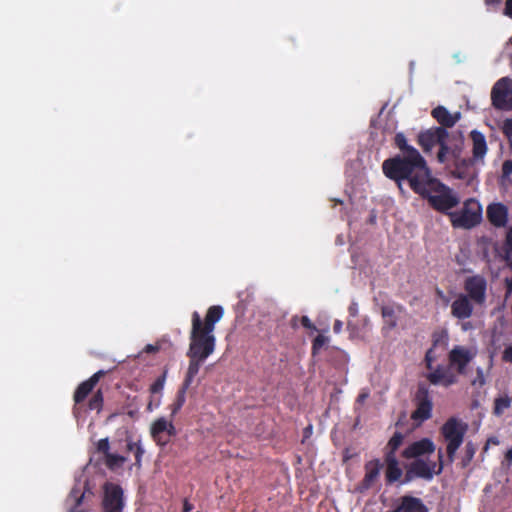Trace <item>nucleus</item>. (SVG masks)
I'll use <instances>...</instances> for the list:
<instances>
[{"instance_id": "nucleus-1", "label": "nucleus", "mask_w": 512, "mask_h": 512, "mask_svg": "<svg viewBox=\"0 0 512 512\" xmlns=\"http://www.w3.org/2000/svg\"><path fill=\"white\" fill-rule=\"evenodd\" d=\"M382 170L387 178L396 181L399 186H401V181L407 180L414 193L431 175L426 160L420 153L388 158L384 160Z\"/></svg>"}, {"instance_id": "nucleus-2", "label": "nucleus", "mask_w": 512, "mask_h": 512, "mask_svg": "<svg viewBox=\"0 0 512 512\" xmlns=\"http://www.w3.org/2000/svg\"><path fill=\"white\" fill-rule=\"evenodd\" d=\"M222 306L208 308L204 320L197 311L192 313V328L188 354H196L208 358L215 350V324L223 317Z\"/></svg>"}, {"instance_id": "nucleus-3", "label": "nucleus", "mask_w": 512, "mask_h": 512, "mask_svg": "<svg viewBox=\"0 0 512 512\" xmlns=\"http://www.w3.org/2000/svg\"><path fill=\"white\" fill-rule=\"evenodd\" d=\"M416 194L426 199L432 209L448 216L460 203L458 194L432 175L425 180Z\"/></svg>"}, {"instance_id": "nucleus-4", "label": "nucleus", "mask_w": 512, "mask_h": 512, "mask_svg": "<svg viewBox=\"0 0 512 512\" xmlns=\"http://www.w3.org/2000/svg\"><path fill=\"white\" fill-rule=\"evenodd\" d=\"M443 452L438 451V463L429 459H413L405 465V474L401 484H407L414 479L420 478L431 481L434 475H438L443 470Z\"/></svg>"}, {"instance_id": "nucleus-5", "label": "nucleus", "mask_w": 512, "mask_h": 512, "mask_svg": "<svg viewBox=\"0 0 512 512\" xmlns=\"http://www.w3.org/2000/svg\"><path fill=\"white\" fill-rule=\"evenodd\" d=\"M452 227L472 229L482 221V206L475 198L466 199L459 211L449 214Z\"/></svg>"}, {"instance_id": "nucleus-6", "label": "nucleus", "mask_w": 512, "mask_h": 512, "mask_svg": "<svg viewBox=\"0 0 512 512\" xmlns=\"http://www.w3.org/2000/svg\"><path fill=\"white\" fill-rule=\"evenodd\" d=\"M467 431V424L455 417L449 418L441 427L440 432L447 442L446 452L449 461L452 463L455 454L464 441Z\"/></svg>"}, {"instance_id": "nucleus-7", "label": "nucleus", "mask_w": 512, "mask_h": 512, "mask_svg": "<svg viewBox=\"0 0 512 512\" xmlns=\"http://www.w3.org/2000/svg\"><path fill=\"white\" fill-rule=\"evenodd\" d=\"M102 512H123L124 495L120 485L107 482L103 486Z\"/></svg>"}, {"instance_id": "nucleus-8", "label": "nucleus", "mask_w": 512, "mask_h": 512, "mask_svg": "<svg viewBox=\"0 0 512 512\" xmlns=\"http://www.w3.org/2000/svg\"><path fill=\"white\" fill-rule=\"evenodd\" d=\"M416 409L412 412L411 418L414 421L424 422L432 415L433 403L430 397L429 387L419 383L415 394Z\"/></svg>"}, {"instance_id": "nucleus-9", "label": "nucleus", "mask_w": 512, "mask_h": 512, "mask_svg": "<svg viewBox=\"0 0 512 512\" xmlns=\"http://www.w3.org/2000/svg\"><path fill=\"white\" fill-rule=\"evenodd\" d=\"M463 288L465 293L474 304L482 306L487 298V280L483 275L469 276L464 280Z\"/></svg>"}, {"instance_id": "nucleus-10", "label": "nucleus", "mask_w": 512, "mask_h": 512, "mask_svg": "<svg viewBox=\"0 0 512 512\" xmlns=\"http://www.w3.org/2000/svg\"><path fill=\"white\" fill-rule=\"evenodd\" d=\"M448 136L449 133L446 129L435 126L421 131L418 134L417 143L424 153H429L435 145H438L443 140H447Z\"/></svg>"}, {"instance_id": "nucleus-11", "label": "nucleus", "mask_w": 512, "mask_h": 512, "mask_svg": "<svg viewBox=\"0 0 512 512\" xmlns=\"http://www.w3.org/2000/svg\"><path fill=\"white\" fill-rule=\"evenodd\" d=\"M436 446L429 438H422L409 444L402 452L405 459H424L423 456L434 453Z\"/></svg>"}, {"instance_id": "nucleus-12", "label": "nucleus", "mask_w": 512, "mask_h": 512, "mask_svg": "<svg viewBox=\"0 0 512 512\" xmlns=\"http://www.w3.org/2000/svg\"><path fill=\"white\" fill-rule=\"evenodd\" d=\"M96 450L104 455V464L110 471H116L123 467L127 457L110 452V443L108 438L100 439L97 442Z\"/></svg>"}, {"instance_id": "nucleus-13", "label": "nucleus", "mask_w": 512, "mask_h": 512, "mask_svg": "<svg viewBox=\"0 0 512 512\" xmlns=\"http://www.w3.org/2000/svg\"><path fill=\"white\" fill-rule=\"evenodd\" d=\"M512 93V79L503 77L493 86L491 100L494 107L504 109L507 106V98Z\"/></svg>"}, {"instance_id": "nucleus-14", "label": "nucleus", "mask_w": 512, "mask_h": 512, "mask_svg": "<svg viewBox=\"0 0 512 512\" xmlns=\"http://www.w3.org/2000/svg\"><path fill=\"white\" fill-rule=\"evenodd\" d=\"M476 350L464 346H455L449 352V362L455 366L459 374H464L467 365L475 358Z\"/></svg>"}, {"instance_id": "nucleus-15", "label": "nucleus", "mask_w": 512, "mask_h": 512, "mask_svg": "<svg viewBox=\"0 0 512 512\" xmlns=\"http://www.w3.org/2000/svg\"><path fill=\"white\" fill-rule=\"evenodd\" d=\"M387 512H429L421 498L404 495L401 496L393 505V508Z\"/></svg>"}, {"instance_id": "nucleus-16", "label": "nucleus", "mask_w": 512, "mask_h": 512, "mask_svg": "<svg viewBox=\"0 0 512 512\" xmlns=\"http://www.w3.org/2000/svg\"><path fill=\"white\" fill-rule=\"evenodd\" d=\"M473 304L467 295L460 293L451 304V315L459 320L468 319L473 314Z\"/></svg>"}, {"instance_id": "nucleus-17", "label": "nucleus", "mask_w": 512, "mask_h": 512, "mask_svg": "<svg viewBox=\"0 0 512 512\" xmlns=\"http://www.w3.org/2000/svg\"><path fill=\"white\" fill-rule=\"evenodd\" d=\"M105 375V371L99 370L94 373L89 379L83 381L76 388L73 399L75 404L82 403L87 396L93 391L100 379Z\"/></svg>"}, {"instance_id": "nucleus-18", "label": "nucleus", "mask_w": 512, "mask_h": 512, "mask_svg": "<svg viewBox=\"0 0 512 512\" xmlns=\"http://www.w3.org/2000/svg\"><path fill=\"white\" fill-rule=\"evenodd\" d=\"M401 304L393 303L381 306V316L383 318L382 331H391L397 327L398 315L403 312Z\"/></svg>"}, {"instance_id": "nucleus-19", "label": "nucleus", "mask_w": 512, "mask_h": 512, "mask_svg": "<svg viewBox=\"0 0 512 512\" xmlns=\"http://www.w3.org/2000/svg\"><path fill=\"white\" fill-rule=\"evenodd\" d=\"M487 218L495 227H504L508 221V209L502 203H493L487 207Z\"/></svg>"}, {"instance_id": "nucleus-20", "label": "nucleus", "mask_w": 512, "mask_h": 512, "mask_svg": "<svg viewBox=\"0 0 512 512\" xmlns=\"http://www.w3.org/2000/svg\"><path fill=\"white\" fill-rule=\"evenodd\" d=\"M431 115L441 125L440 127L446 130L447 128H452L461 118L460 112L451 114L444 106L434 108Z\"/></svg>"}, {"instance_id": "nucleus-21", "label": "nucleus", "mask_w": 512, "mask_h": 512, "mask_svg": "<svg viewBox=\"0 0 512 512\" xmlns=\"http://www.w3.org/2000/svg\"><path fill=\"white\" fill-rule=\"evenodd\" d=\"M365 475L361 481V488L364 490L370 489L380 475L382 464L379 459H373L368 461L365 466Z\"/></svg>"}, {"instance_id": "nucleus-22", "label": "nucleus", "mask_w": 512, "mask_h": 512, "mask_svg": "<svg viewBox=\"0 0 512 512\" xmlns=\"http://www.w3.org/2000/svg\"><path fill=\"white\" fill-rule=\"evenodd\" d=\"M386 465L385 469V480L387 484H393L398 481H402L403 471L399 465L397 456H384Z\"/></svg>"}, {"instance_id": "nucleus-23", "label": "nucleus", "mask_w": 512, "mask_h": 512, "mask_svg": "<svg viewBox=\"0 0 512 512\" xmlns=\"http://www.w3.org/2000/svg\"><path fill=\"white\" fill-rule=\"evenodd\" d=\"M427 379L433 385L442 384L446 387L456 382V376L440 366L429 373Z\"/></svg>"}, {"instance_id": "nucleus-24", "label": "nucleus", "mask_w": 512, "mask_h": 512, "mask_svg": "<svg viewBox=\"0 0 512 512\" xmlns=\"http://www.w3.org/2000/svg\"><path fill=\"white\" fill-rule=\"evenodd\" d=\"M187 356L189 357V365L182 385H184L185 387H190L194 377L198 374L201 365L207 358L200 355L188 353Z\"/></svg>"}, {"instance_id": "nucleus-25", "label": "nucleus", "mask_w": 512, "mask_h": 512, "mask_svg": "<svg viewBox=\"0 0 512 512\" xmlns=\"http://www.w3.org/2000/svg\"><path fill=\"white\" fill-rule=\"evenodd\" d=\"M470 137L472 139L473 147L472 154L475 160H482L487 152V143L485 136L477 131L473 130L470 133Z\"/></svg>"}, {"instance_id": "nucleus-26", "label": "nucleus", "mask_w": 512, "mask_h": 512, "mask_svg": "<svg viewBox=\"0 0 512 512\" xmlns=\"http://www.w3.org/2000/svg\"><path fill=\"white\" fill-rule=\"evenodd\" d=\"M83 498L84 492L80 489L73 488L66 499V504L69 506L68 512H87L83 509H79Z\"/></svg>"}, {"instance_id": "nucleus-27", "label": "nucleus", "mask_w": 512, "mask_h": 512, "mask_svg": "<svg viewBox=\"0 0 512 512\" xmlns=\"http://www.w3.org/2000/svg\"><path fill=\"white\" fill-rule=\"evenodd\" d=\"M439 151L437 154V160L439 163H445L448 160V157H452L454 159L458 158L460 155V151L457 148H452L447 144V140L441 141L439 144Z\"/></svg>"}, {"instance_id": "nucleus-28", "label": "nucleus", "mask_w": 512, "mask_h": 512, "mask_svg": "<svg viewBox=\"0 0 512 512\" xmlns=\"http://www.w3.org/2000/svg\"><path fill=\"white\" fill-rule=\"evenodd\" d=\"M126 450L134 453L135 462L133 466H135L137 469H140L142 466V457L145 452L140 441L136 442L132 439H127Z\"/></svg>"}, {"instance_id": "nucleus-29", "label": "nucleus", "mask_w": 512, "mask_h": 512, "mask_svg": "<svg viewBox=\"0 0 512 512\" xmlns=\"http://www.w3.org/2000/svg\"><path fill=\"white\" fill-rule=\"evenodd\" d=\"M404 440V435L396 431L393 436L389 439L386 447H385V453L384 456L390 457V456H396V452L399 449V447L402 445Z\"/></svg>"}, {"instance_id": "nucleus-30", "label": "nucleus", "mask_w": 512, "mask_h": 512, "mask_svg": "<svg viewBox=\"0 0 512 512\" xmlns=\"http://www.w3.org/2000/svg\"><path fill=\"white\" fill-rule=\"evenodd\" d=\"M189 387H185L184 385H181V387L178 389L176 398L173 401L172 404L169 405V409L171 411V417H174L180 409L183 407L186 401V392Z\"/></svg>"}, {"instance_id": "nucleus-31", "label": "nucleus", "mask_w": 512, "mask_h": 512, "mask_svg": "<svg viewBox=\"0 0 512 512\" xmlns=\"http://www.w3.org/2000/svg\"><path fill=\"white\" fill-rule=\"evenodd\" d=\"M394 144L401 150L403 154L420 153L415 147L407 143V139L403 133H397L394 137Z\"/></svg>"}, {"instance_id": "nucleus-32", "label": "nucleus", "mask_w": 512, "mask_h": 512, "mask_svg": "<svg viewBox=\"0 0 512 512\" xmlns=\"http://www.w3.org/2000/svg\"><path fill=\"white\" fill-rule=\"evenodd\" d=\"M168 429V421L161 417L155 420L151 426V436L153 439L160 443V435Z\"/></svg>"}, {"instance_id": "nucleus-33", "label": "nucleus", "mask_w": 512, "mask_h": 512, "mask_svg": "<svg viewBox=\"0 0 512 512\" xmlns=\"http://www.w3.org/2000/svg\"><path fill=\"white\" fill-rule=\"evenodd\" d=\"M512 399L508 396L498 397L494 400L493 413L496 416H501L506 409L511 405Z\"/></svg>"}, {"instance_id": "nucleus-34", "label": "nucleus", "mask_w": 512, "mask_h": 512, "mask_svg": "<svg viewBox=\"0 0 512 512\" xmlns=\"http://www.w3.org/2000/svg\"><path fill=\"white\" fill-rule=\"evenodd\" d=\"M104 397L101 389H98L88 401V408L100 412L103 408Z\"/></svg>"}, {"instance_id": "nucleus-35", "label": "nucleus", "mask_w": 512, "mask_h": 512, "mask_svg": "<svg viewBox=\"0 0 512 512\" xmlns=\"http://www.w3.org/2000/svg\"><path fill=\"white\" fill-rule=\"evenodd\" d=\"M166 381V372H164L162 375H160L150 386V392L152 394L160 393L165 385Z\"/></svg>"}, {"instance_id": "nucleus-36", "label": "nucleus", "mask_w": 512, "mask_h": 512, "mask_svg": "<svg viewBox=\"0 0 512 512\" xmlns=\"http://www.w3.org/2000/svg\"><path fill=\"white\" fill-rule=\"evenodd\" d=\"M328 342V338L319 334L312 342V353L315 355Z\"/></svg>"}, {"instance_id": "nucleus-37", "label": "nucleus", "mask_w": 512, "mask_h": 512, "mask_svg": "<svg viewBox=\"0 0 512 512\" xmlns=\"http://www.w3.org/2000/svg\"><path fill=\"white\" fill-rule=\"evenodd\" d=\"M503 251L504 254L507 252H512V226L508 229L506 233Z\"/></svg>"}, {"instance_id": "nucleus-38", "label": "nucleus", "mask_w": 512, "mask_h": 512, "mask_svg": "<svg viewBox=\"0 0 512 512\" xmlns=\"http://www.w3.org/2000/svg\"><path fill=\"white\" fill-rule=\"evenodd\" d=\"M503 133L512 139V119H506L503 124Z\"/></svg>"}, {"instance_id": "nucleus-39", "label": "nucleus", "mask_w": 512, "mask_h": 512, "mask_svg": "<svg viewBox=\"0 0 512 512\" xmlns=\"http://www.w3.org/2000/svg\"><path fill=\"white\" fill-rule=\"evenodd\" d=\"M502 174L504 177H508L512 174V160H506L502 164Z\"/></svg>"}, {"instance_id": "nucleus-40", "label": "nucleus", "mask_w": 512, "mask_h": 512, "mask_svg": "<svg viewBox=\"0 0 512 512\" xmlns=\"http://www.w3.org/2000/svg\"><path fill=\"white\" fill-rule=\"evenodd\" d=\"M434 361V351L432 348H430L426 354H425V362H426V367L428 369H431L432 368V362Z\"/></svg>"}, {"instance_id": "nucleus-41", "label": "nucleus", "mask_w": 512, "mask_h": 512, "mask_svg": "<svg viewBox=\"0 0 512 512\" xmlns=\"http://www.w3.org/2000/svg\"><path fill=\"white\" fill-rule=\"evenodd\" d=\"M502 360L504 362L512 363V345L505 348L502 354Z\"/></svg>"}, {"instance_id": "nucleus-42", "label": "nucleus", "mask_w": 512, "mask_h": 512, "mask_svg": "<svg viewBox=\"0 0 512 512\" xmlns=\"http://www.w3.org/2000/svg\"><path fill=\"white\" fill-rule=\"evenodd\" d=\"M300 321H301V324L303 327H305L307 329L316 330L315 325L311 322V320L307 316H302Z\"/></svg>"}, {"instance_id": "nucleus-43", "label": "nucleus", "mask_w": 512, "mask_h": 512, "mask_svg": "<svg viewBox=\"0 0 512 512\" xmlns=\"http://www.w3.org/2000/svg\"><path fill=\"white\" fill-rule=\"evenodd\" d=\"M504 15L512 19V0H506L505 8L503 11Z\"/></svg>"}, {"instance_id": "nucleus-44", "label": "nucleus", "mask_w": 512, "mask_h": 512, "mask_svg": "<svg viewBox=\"0 0 512 512\" xmlns=\"http://www.w3.org/2000/svg\"><path fill=\"white\" fill-rule=\"evenodd\" d=\"M474 453H475V449L473 448V446L470 443H468L466 445V454H467L468 460L472 459V457L474 456Z\"/></svg>"}, {"instance_id": "nucleus-45", "label": "nucleus", "mask_w": 512, "mask_h": 512, "mask_svg": "<svg viewBox=\"0 0 512 512\" xmlns=\"http://www.w3.org/2000/svg\"><path fill=\"white\" fill-rule=\"evenodd\" d=\"M504 260L507 264V266L511 269L512 271V252H507L504 254Z\"/></svg>"}, {"instance_id": "nucleus-46", "label": "nucleus", "mask_w": 512, "mask_h": 512, "mask_svg": "<svg viewBox=\"0 0 512 512\" xmlns=\"http://www.w3.org/2000/svg\"><path fill=\"white\" fill-rule=\"evenodd\" d=\"M343 323L340 320H336L333 325V331L335 333H340L342 330Z\"/></svg>"}, {"instance_id": "nucleus-47", "label": "nucleus", "mask_w": 512, "mask_h": 512, "mask_svg": "<svg viewBox=\"0 0 512 512\" xmlns=\"http://www.w3.org/2000/svg\"><path fill=\"white\" fill-rule=\"evenodd\" d=\"M165 432H167L169 436H174L176 434V429L172 421L168 422V429Z\"/></svg>"}, {"instance_id": "nucleus-48", "label": "nucleus", "mask_w": 512, "mask_h": 512, "mask_svg": "<svg viewBox=\"0 0 512 512\" xmlns=\"http://www.w3.org/2000/svg\"><path fill=\"white\" fill-rule=\"evenodd\" d=\"M192 509L193 505L189 503L187 500H185L183 504V512H190Z\"/></svg>"}, {"instance_id": "nucleus-49", "label": "nucleus", "mask_w": 512, "mask_h": 512, "mask_svg": "<svg viewBox=\"0 0 512 512\" xmlns=\"http://www.w3.org/2000/svg\"><path fill=\"white\" fill-rule=\"evenodd\" d=\"M158 350V347L156 346H153L151 344L147 345L145 347V351L148 352V353H151V352H156Z\"/></svg>"}, {"instance_id": "nucleus-50", "label": "nucleus", "mask_w": 512, "mask_h": 512, "mask_svg": "<svg viewBox=\"0 0 512 512\" xmlns=\"http://www.w3.org/2000/svg\"><path fill=\"white\" fill-rule=\"evenodd\" d=\"M502 0H485V4L490 6V5H498L501 3Z\"/></svg>"}, {"instance_id": "nucleus-51", "label": "nucleus", "mask_w": 512, "mask_h": 512, "mask_svg": "<svg viewBox=\"0 0 512 512\" xmlns=\"http://www.w3.org/2000/svg\"><path fill=\"white\" fill-rule=\"evenodd\" d=\"M505 458L509 463H512V448L507 451Z\"/></svg>"}, {"instance_id": "nucleus-52", "label": "nucleus", "mask_w": 512, "mask_h": 512, "mask_svg": "<svg viewBox=\"0 0 512 512\" xmlns=\"http://www.w3.org/2000/svg\"><path fill=\"white\" fill-rule=\"evenodd\" d=\"M477 374H478V378H479L480 384H483L484 383V377H483L482 369L479 368L477 370Z\"/></svg>"}, {"instance_id": "nucleus-53", "label": "nucleus", "mask_w": 512, "mask_h": 512, "mask_svg": "<svg viewBox=\"0 0 512 512\" xmlns=\"http://www.w3.org/2000/svg\"><path fill=\"white\" fill-rule=\"evenodd\" d=\"M366 396H367L366 394H360V395L358 396V401H359V402L364 401V399L366 398Z\"/></svg>"}, {"instance_id": "nucleus-54", "label": "nucleus", "mask_w": 512, "mask_h": 512, "mask_svg": "<svg viewBox=\"0 0 512 512\" xmlns=\"http://www.w3.org/2000/svg\"><path fill=\"white\" fill-rule=\"evenodd\" d=\"M349 312H350V314H351V315H355V314H356V312H357V309H356V308H353V307H350V308H349Z\"/></svg>"}, {"instance_id": "nucleus-55", "label": "nucleus", "mask_w": 512, "mask_h": 512, "mask_svg": "<svg viewBox=\"0 0 512 512\" xmlns=\"http://www.w3.org/2000/svg\"><path fill=\"white\" fill-rule=\"evenodd\" d=\"M151 406H152V403L150 402V403L148 404V409H149V410H151Z\"/></svg>"}]
</instances>
